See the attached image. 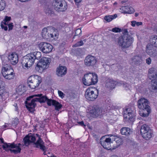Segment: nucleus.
Returning <instances> with one entry per match:
<instances>
[{"label": "nucleus", "mask_w": 157, "mask_h": 157, "mask_svg": "<svg viewBox=\"0 0 157 157\" xmlns=\"http://www.w3.org/2000/svg\"><path fill=\"white\" fill-rule=\"evenodd\" d=\"M35 136L32 135H28L25 136L23 139L24 144L26 146H28L31 143L34 142L36 140Z\"/></svg>", "instance_id": "obj_19"}, {"label": "nucleus", "mask_w": 157, "mask_h": 157, "mask_svg": "<svg viewBox=\"0 0 157 157\" xmlns=\"http://www.w3.org/2000/svg\"><path fill=\"white\" fill-rule=\"evenodd\" d=\"M58 93L59 97H61L62 98L64 97L65 94H63V93L61 91L58 90Z\"/></svg>", "instance_id": "obj_44"}, {"label": "nucleus", "mask_w": 157, "mask_h": 157, "mask_svg": "<svg viewBox=\"0 0 157 157\" xmlns=\"http://www.w3.org/2000/svg\"><path fill=\"white\" fill-rule=\"evenodd\" d=\"M139 15V13H136L135 14V16L136 17H137Z\"/></svg>", "instance_id": "obj_57"}, {"label": "nucleus", "mask_w": 157, "mask_h": 157, "mask_svg": "<svg viewBox=\"0 0 157 157\" xmlns=\"http://www.w3.org/2000/svg\"><path fill=\"white\" fill-rule=\"evenodd\" d=\"M110 157H118L116 155H112V156H111Z\"/></svg>", "instance_id": "obj_59"}, {"label": "nucleus", "mask_w": 157, "mask_h": 157, "mask_svg": "<svg viewBox=\"0 0 157 157\" xmlns=\"http://www.w3.org/2000/svg\"><path fill=\"white\" fill-rule=\"evenodd\" d=\"M4 21L7 22L9 23V21L11 20V17H8L6 16L5 19H4Z\"/></svg>", "instance_id": "obj_46"}, {"label": "nucleus", "mask_w": 157, "mask_h": 157, "mask_svg": "<svg viewBox=\"0 0 157 157\" xmlns=\"http://www.w3.org/2000/svg\"><path fill=\"white\" fill-rule=\"evenodd\" d=\"M123 35L121 39H133L130 35H129L127 29H124L123 32Z\"/></svg>", "instance_id": "obj_28"}, {"label": "nucleus", "mask_w": 157, "mask_h": 157, "mask_svg": "<svg viewBox=\"0 0 157 157\" xmlns=\"http://www.w3.org/2000/svg\"><path fill=\"white\" fill-rule=\"evenodd\" d=\"M121 29L118 27H115L113 28L112 29V31L114 33L119 32L121 31Z\"/></svg>", "instance_id": "obj_41"}, {"label": "nucleus", "mask_w": 157, "mask_h": 157, "mask_svg": "<svg viewBox=\"0 0 157 157\" xmlns=\"http://www.w3.org/2000/svg\"><path fill=\"white\" fill-rule=\"evenodd\" d=\"M83 44V41L82 40H80L79 41L77 42L75 44L73 45V47H77L78 46L82 45Z\"/></svg>", "instance_id": "obj_39"}, {"label": "nucleus", "mask_w": 157, "mask_h": 157, "mask_svg": "<svg viewBox=\"0 0 157 157\" xmlns=\"http://www.w3.org/2000/svg\"><path fill=\"white\" fill-rule=\"evenodd\" d=\"M98 91L97 88L90 87L86 90L85 95L87 100L93 101L98 98Z\"/></svg>", "instance_id": "obj_5"}, {"label": "nucleus", "mask_w": 157, "mask_h": 157, "mask_svg": "<svg viewBox=\"0 0 157 157\" xmlns=\"http://www.w3.org/2000/svg\"><path fill=\"white\" fill-rule=\"evenodd\" d=\"M151 59L150 57L146 59V62L148 65H149L151 63Z\"/></svg>", "instance_id": "obj_47"}, {"label": "nucleus", "mask_w": 157, "mask_h": 157, "mask_svg": "<svg viewBox=\"0 0 157 157\" xmlns=\"http://www.w3.org/2000/svg\"><path fill=\"white\" fill-rule=\"evenodd\" d=\"M140 59L141 58L138 56H135L132 58V60L135 62H139Z\"/></svg>", "instance_id": "obj_38"}, {"label": "nucleus", "mask_w": 157, "mask_h": 157, "mask_svg": "<svg viewBox=\"0 0 157 157\" xmlns=\"http://www.w3.org/2000/svg\"><path fill=\"white\" fill-rule=\"evenodd\" d=\"M98 81V76L95 73H89L84 75L82 82L86 86L95 84Z\"/></svg>", "instance_id": "obj_4"}, {"label": "nucleus", "mask_w": 157, "mask_h": 157, "mask_svg": "<svg viewBox=\"0 0 157 157\" xmlns=\"http://www.w3.org/2000/svg\"><path fill=\"white\" fill-rule=\"evenodd\" d=\"M118 45L121 48H127L129 47L132 43V40H118Z\"/></svg>", "instance_id": "obj_18"}, {"label": "nucleus", "mask_w": 157, "mask_h": 157, "mask_svg": "<svg viewBox=\"0 0 157 157\" xmlns=\"http://www.w3.org/2000/svg\"><path fill=\"white\" fill-rule=\"evenodd\" d=\"M40 49L43 53H48L51 52L53 49L52 46L46 42L40 43L39 45Z\"/></svg>", "instance_id": "obj_13"}, {"label": "nucleus", "mask_w": 157, "mask_h": 157, "mask_svg": "<svg viewBox=\"0 0 157 157\" xmlns=\"http://www.w3.org/2000/svg\"><path fill=\"white\" fill-rule=\"evenodd\" d=\"M121 132L123 135H128L130 134V129L127 127H123L121 129Z\"/></svg>", "instance_id": "obj_30"}, {"label": "nucleus", "mask_w": 157, "mask_h": 157, "mask_svg": "<svg viewBox=\"0 0 157 157\" xmlns=\"http://www.w3.org/2000/svg\"><path fill=\"white\" fill-rule=\"evenodd\" d=\"M50 63V59L46 57H43L39 61L35 67L36 70L39 71L47 68Z\"/></svg>", "instance_id": "obj_10"}, {"label": "nucleus", "mask_w": 157, "mask_h": 157, "mask_svg": "<svg viewBox=\"0 0 157 157\" xmlns=\"http://www.w3.org/2000/svg\"><path fill=\"white\" fill-rule=\"evenodd\" d=\"M78 123L82 126H84V122L83 121L80 122Z\"/></svg>", "instance_id": "obj_54"}, {"label": "nucleus", "mask_w": 157, "mask_h": 157, "mask_svg": "<svg viewBox=\"0 0 157 157\" xmlns=\"http://www.w3.org/2000/svg\"><path fill=\"white\" fill-rule=\"evenodd\" d=\"M136 21H131V25L132 27H135L136 25Z\"/></svg>", "instance_id": "obj_49"}, {"label": "nucleus", "mask_w": 157, "mask_h": 157, "mask_svg": "<svg viewBox=\"0 0 157 157\" xmlns=\"http://www.w3.org/2000/svg\"><path fill=\"white\" fill-rule=\"evenodd\" d=\"M148 104L149 101L147 99L144 98H141L138 100V107L142 110L139 112L140 116L143 117H147L149 116L151 109Z\"/></svg>", "instance_id": "obj_2"}, {"label": "nucleus", "mask_w": 157, "mask_h": 157, "mask_svg": "<svg viewBox=\"0 0 157 157\" xmlns=\"http://www.w3.org/2000/svg\"><path fill=\"white\" fill-rule=\"evenodd\" d=\"M31 53L33 55V56L34 55V58L35 60H38L39 59L41 56V53L40 52H35Z\"/></svg>", "instance_id": "obj_34"}, {"label": "nucleus", "mask_w": 157, "mask_h": 157, "mask_svg": "<svg viewBox=\"0 0 157 157\" xmlns=\"http://www.w3.org/2000/svg\"><path fill=\"white\" fill-rule=\"evenodd\" d=\"M76 52H76L78 55L81 54L82 53V50L80 48H78L77 49Z\"/></svg>", "instance_id": "obj_48"}, {"label": "nucleus", "mask_w": 157, "mask_h": 157, "mask_svg": "<svg viewBox=\"0 0 157 157\" xmlns=\"http://www.w3.org/2000/svg\"><path fill=\"white\" fill-rule=\"evenodd\" d=\"M151 131L148 125L144 124L141 126L140 131L141 134H143L148 132Z\"/></svg>", "instance_id": "obj_24"}, {"label": "nucleus", "mask_w": 157, "mask_h": 157, "mask_svg": "<svg viewBox=\"0 0 157 157\" xmlns=\"http://www.w3.org/2000/svg\"><path fill=\"white\" fill-rule=\"evenodd\" d=\"M14 105L15 107V110L17 111V103H15Z\"/></svg>", "instance_id": "obj_55"}, {"label": "nucleus", "mask_w": 157, "mask_h": 157, "mask_svg": "<svg viewBox=\"0 0 157 157\" xmlns=\"http://www.w3.org/2000/svg\"><path fill=\"white\" fill-rule=\"evenodd\" d=\"M57 74L59 76L62 77L65 75L67 72V68L64 66H59L56 71Z\"/></svg>", "instance_id": "obj_21"}, {"label": "nucleus", "mask_w": 157, "mask_h": 157, "mask_svg": "<svg viewBox=\"0 0 157 157\" xmlns=\"http://www.w3.org/2000/svg\"><path fill=\"white\" fill-rule=\"evenodd\" d=\"M21 145L20 143L17 144H15L14 143H5L3 145V148L6 151L10 150L11 153L17 154L20 152Z\"/></svg>", "instance_id": "obj_6"}, {"label": "nucleus", "mask_w": 157, "mask_h": 157, "mask_svg": "<svg viewBox=\"0 0 157 157\" xmlns=\"http://www.w3.org/2000/svg\"><path fill=\"white\" fill-rule=\"evenodd\" d=\"M3 76L6 79L11 80L13 79L14 78L15 76V73L13 68L3 75Z\"/></svg>", "instance_id": "obj_20"}, {"label": "nucleus", "mask_w": 157, "mask_h": 157, "mask_svg": "<svg viewBox=\"0 0 157 157\" xmlns=\"http://www.w3.org/2000/svg\"><path fill=\"white\" fill-rule=\"evenodd\" d=\"M41 35L44 39H48L53 38L54 39L58 38L59 33L57 29L52 26H47L45 27L42 30Z\"/></svg>", "instance_id": "obj_3"}, {"label": "nucleus", "mask_w": 157, "mask_h": 157, "mask_svg": "<svg viewBox=\"0 0 157 157\" xmlns=\"http://www.w3.org/2000/svg\"><path fill=\"white\" fill-rule=\"evenodd\" d=\"M4 126V127H5V128H6V127H7V125H5Z\"/></svg>", "instance_id": "obj_62"}, {"label": "nucleus", "mask_w": 157, "mask_h": 157, "mask_svg": "<svg viewBox=\"0 0 157 157\" xmlns=\"http://www.w3.org/2000/svg\"><path fill=\"white\" fill-rule=\"evenodd\" d=\"M143 138L146 140H149L151 138L152 136L151 131H149L145 133L141 134Z\"/></svg>", "instance_id": "obj_31"}, {"label": "nucleus", "mask_w": 157, "mask_h": 157, "mask_svg": "<svg viewBox=\"0 0 157 157\" xmlns=\"http://www.w3.org/2000/svg\"><path fill=\"white\" fill-rule=\"evenodd\" d=\"M97 62V60L96 58L91 55H88L84 60V64L87 67H93Z\"/></svg>", "instance_id": "obj_11"}, {"label": "nucleus", "mask_w": 157, "mask_h": 157, "mask_svg": "<svg viewBox=\"0 0 157 157\" xmlns=\"http://www.w3.org/2000/svg\"><path fill=\"white\" fill-rule=\"evenodd\" d=\"M53 5L55 9L58 12H64L67 8V4L65 0H54Z\"/></svg>", "instance_id": "obj_9"}, {"label": "nucleus", "mask_w": 157, "mask_h": 157, "mask_svg": "<svg viewBox=\"0 0 157 157\" xmlns=\"http://www.w3.org/2000/svg\"><path fill=\"white\" fill-rule=\"evenodd\" d=\"M6 6L5 2L2 0H0V11L3 10L4 9Z\"/></svg>", "instance_id": "obj_37"}, {"label": "nucleus", "mask_w": 157, "mask_h": 157, "mask_svg": "<svg viewBox=\"0 0 157 157\" xmlns=\"http://www.w3.org/2000/svg\"><path fill=\"white\" fill-rule=\"evenodd\" d=\"M3 22H2V24L3 23V24L5 25H8V24H9V23L7 22L6 21H4V20H3Z\"/></svg>", "instance_id": "obj_50"}, {"label": "nucleus", "mask_w": 157, "mask_h": 157, "mask_svg": "<svg viewBox=\"0 0 157 157\" xmlns=\"http://www.w3.org/2000/svg\"><path fill=\"white\" fill-rule=\"evenodd\" d=\"M152 87L155 90H157V79L152 80Z\"/></svg>", "instance_id": "obj_35"}, {"label": "nucleus", "mask_w": 157, "mask_h": 157, "mask_svg": "<svg viewBox=\"0 0 157 157\" xmlns=\"http://www.w3.org/2000/svg\"><path fill=\"white\" fill-rule=\"evenodd\" d=\"M36 135L38 137V139L37 140L36 142L34 143V147L40 148V149L44 151V154L45 155H46L45 153L46 149V147L44 145V142L40 138L38 134H36Z\"/></svg>", "instance_id": "obj_14"}, {"label": "nucleus", "mask_w": 157, "mask_h": 157, "mask_svg": "<svg viewBox=\"0 0 157 157\" xmlns=\"http://www.w3.org/2000/svg\"><path fill=\"white\" fill-rule=\"evenodd\" d=\"M128 84H127V83L124 84L123 85V86L124 87H128Z\"/></svg>", "instance_id": "obj_56"}, {"label": "nucleus", "mask_w": 157, "mask_h": 157, "mask_svg": "<svg viewBox=\"0 0 157 157\" xmlns=\"http://www.w3.org/2000/svg\"><path fill=\"white\" fill-rule=\"evenodd\" d=\"M12 69H13V68L9 64L4 65L2 68L1 73L2 75Z\"/></svg>", "instance_id": "obj_25"}, {"label": "nucleus", "mask_w": 157, "mask_h": 157, "mask_svg": "<svg viewBox=\"0 0 157 157\" xmlns=\"http://www.w3.org/2000/svg\"><path fill=\"white\" fill-rule=\"evenodd\" d=\"M8 26L9 30L10 31L13 28V25L12 23H9L8 25Z\"/></svg>", "instance_id": "obj_45"}, {"label": "nucleus", "mask_w": 157, "mask_h": 157, "mask_svg": "<svg viewBox=\"0 0 157 157\" xmlns=\"http://www.w3.org/2000/svg\"><path fill=\"white\" fill-rule=\"evenodd\" d=\"M45 12L46 14H48V15H51L52 14V10L50 8H48L47 9L45 10Z\"/></svg>", "instance_id": "obj_40"}, {"label": "nucleus", "mask_w": 157, "mask_h": 157, "mask_svg": "<svg viewBox=\"0 0 157 157\" xmlns=\"http://www.w3.org/2000/svg\"><path fill=\"white\" fill-rule=\"evenodd\" d=\"M151 42L152 44L155 47H157V40H151Z\"/></svg>", "instance_id": "obj_42"}, {"label": "nucleus", "mask_w": 157, "mask_h": 157, "mask_svg": "<svg viewBox=\"0 0 157 157\" xmlns=\"http://www.w3.org/2000/svg\"><path fill=\"white\" fill-rule=\"evenodd\" d=\"M4 140L3 139L0 138V143H1L2 144H3L2 145V147H3V145H4L6 143H4Z\"/></svg>", "instance_id": "obj_51"}, {"label": "nucleus", "mask_w": 157, "mask_h": 157, "mask_svg": "<svg viewBox=\"0 0 157 157\" xmlns=\"http://www.w3.org/2000/svg\"><path fill=\"white\" fill-rule=\"evenodd\" d=\"M117 17V14L113 15L106 16L104 17V19L107 22H109Z\"/></svg>", "instance_id": "obj_32"}, {"label": "nucleus", "mask_w": 157, "mask_h": 157, "mask_svg": "<svg viewBox=\"0 0 157 157\" xmlns=\"http://www.w3.org/2000/svg\"><path fill=\"white\" fill-rule=\"evenodd\" d=\"M100 142L101 145L105 149L108 150L111 149L110 144L112 143L111 138H106L105 136H103L101 138Z\"/></svg>", "instance_id": "obj_15"}, {"label": "nucleus", "mask_w": 157, "mask_h": 157, "mask_svg": "<svg viewBox=\"0 0 157 157\" xmlns=\"http://www.w3.org/2000/svg\"><path fill=\"white\" fill-rule=\"evenodd\" d=\"M115 82L110 79H108L106 81L105 86L108 88L111 89L114 88L115 85Z\"/></svg>", "instance_id": "obj_27"}, {"label": "nucleus", "mask_w": 157, "mask_h": 157, "mask_svg": "<svg viewBox=\"0 0 157 157\" xmlns=\"http://www.w3.org/2000/svg\"><path fill=\"white\" fill-rule=\"evenodd\" d=\"M153 38L154 39H157V36H154V37H153Z\"/></svg>", "instance_id": "obj_58"}, {"label": "nucleus", "mask_w": 157, "mask_h": 157, "mask_svg": "<svg viewBox=\"0 0 157 157\" xmlns=\"http://www.w3.org/2000/svg\"><path fill=\"white\" fill-rule=\"evenodd\" d=\"M92 115L94 117H97L101 115V111L100 108L97 107L92 109L91 111Z\"/></svg>", "instance_id": "obj_22"}, {"label": "nucleus", "mask_w": 157, "mask_h": 157, "mask_svg": "<svg viewBox=\"0 0 157 157\" xmlns=\"http://www.w3.org/2000/svg\"><path fill=\"white\" fill-rule=\"evenodd\" d=\"M17 92L18 94L24 92H25L24 86L22 85H19L17 90Z\"/></svg>", "instance_id": "obj_36"}, {"label": "nucleus", "mask_w": 157, "mask_h": 157, "mask_svg": "<svg viewBox=\"0 0 157 157\" xmlns=\"http://www.w3.org/2000/svg\"><path fill=\"white\" fill-rule=\"evenodd\" d=\"M41 82L40 77L37 75H33L28 78L27 84L30 88L34 89L38 87Z\"/></svg>", "instance_id": "obj_8"}, {"label": "nucleus", "mask_w": 157, "mask_h": 157, "mask_svg": "<svg viewBox=\"0 0 157 157\" xmlns=\"http://www.w3.org/2000/svg\"><path fill=\"white\" fill-rule=\"evenodd\" d=\"M27 101H25V105L28 109L31 112H33L34 108L36 105V102L40 103L46 102L49 106L52 105L55 107V109L58 110L62 107V105L58 102L51 99H48L45 95L42 94H34L29 96L27 98Z\"/></svg>", "instance_id": "obj_1"}, {"label": "nucleus", "mask_w": 157, "mask_h": 157, "mask_svg": "<svg viewBox=\"0 0 157 157\" xmlns=\"http://www.w3.org/2000/svg\"><path fill=\"white\" fill-rule=\"evenodd\" d=\"M34 56L30 53L23 57L21 62L23 68L25 69H28L33 65L35 60Z\"/></svg>", "instance_id": "obj_7"}, {"label": "nucleus", "mask_w": 157, "mask_h": 157, "mask_svg": "<svg viewBox=\"0 0 157 157\" xmlns=\"http://www.w3.org/2000/svg\"><path fill=\"white\" fill-rule=\"evenodd\" d=\"M91 37V39H94V37L93 36H92Z\"/></svg>", "instance_id": "obj_61"}, {"label": "nucleus", "mask_w": 157, "mask_h": 157, "mask_svg": "<svg viewBox=\"0 0 157 157\" xmlns=\"http://www.w3.org/2000/svg\"><path fill=\"white\" fill-rule=\"evenodd\" d=\"M50 157H53V156H50Z\"/></svg>", "instance_id": "obj_63"}, {"label": "nucleus", "mask_w": 157, "mask_h": 157, "mask_svg": "<svg viewBox=\"0 0 157 157\" xmlns=\"http://www.w3.org/2000/svg\"><path fill=\"white\" fill-rule=\"evenodd\" d=\"M76 3H79L81 2L82 0H74Z\"/></svg>", "instance_id": "obj_53"}, {"label": "nucleus", "mask_w": 157, "mask_h": 157, "mask_svg": "<svg viewBox=\"0 0 157 157\" xmlns=\"http://www.w3.org/2000/svg\"><path fill=\"white\" fill-rule=\"evenodd\" d=\"M146 52L152 57H155L157 56V51L152 44H148L147 45Z\"/></svg>", "instance_id": "obj_16"}, {"label": "nucleus", "mask_w": 157, "mask_h": 157, "mask_svg": "<svg viewBox=\"0 0 157 157\" xmlns=\"http://www.w3.org/2000/svg\"><path fill=\"white\" fill-rule=\"evenodd\" d=\"M82 31L80 29L78 28L76 29L75 31V34L73 37V39L78 38L81 35Z\"/></svg>", "instance_id": "obj_33"}, {"label": "nucleus", "mask_w": 157, "mask_h": 157, "mask_svg": "<svg viewBox=\"0 0 157 157\" xmlns=\"http://www.w3.org/2000/svg\"><path fill=\"white\" fill-rule=\"evenodd\" d=\"M123 116L124 120L126 121L133 122L134 121L133 112L130 108L126 109L124 111Z\"/></svg>", "instance_id": "obj_12"}, {"label": "nucleus", "mask_w": 157, "mask_h": 157, "mask_svg": "<svg viewBox=\"0 0 157 157\" xmlns=\"http://www.w3.org/2000/svg\"><path fill=\"white\" fill-rule=\"evenodd\" d=\"M123 8L124 9L126 10L124 11V13H125L132 14L135 11L134 9L131 7L126 6Z\"/></svg>", "instance_id": "obj_29"}, {"label": "nucleus", "mask_w": 157, "mask_h": 157, "mask_svg": "<svg viewBox=\"0 0 157 157\" xmlns=\"http://www.w3.org/2000/svg\"><path fill=\"white\" fill-rule=\"evenodd\" d=\"M8 58L9 61L13 65H15L18 61V54L15 52L10 53L8 56Z\"/></svg>", "instance_id": "obj_17"}, {"label": "nucleus", "mask_w": 157, "mask_h": 157, "mask_svg": "<svg viewBox=\"0 0 157 157\" xmlns=\"http://www.w3.org/2000/svg\"><path fill=\"white\" fill-rule=\"evenodd\" d=\"M142 24V22H136V25L137 26H139L140 25H141Z\"/></svg>", "instance_id": "obj_52"}, {"label": "nucleus", "mask_w": 157, "mask_h": 157, "mask_svg": "<svg viewBox=\"0 0 157 157\" xmlns=\"http://www.w3.org/2000/svg\"><path fill=\"white\" fill-rule=\"evenodd\" d=\"M23 27H24V28H25V29H26V28H27V26H23Z\"/></svg>", "instance_id": "obj_60"}, {"label": "nucleus", "mask_w": 157, "mask_h": 157, "mask_svg": "<svg viewBox=\"0 0 157 157\" xmlns=\"http://www.w3.org/2000/svg\"><path fill=\"white\" fill-rule=\"evenodd\" d=\"M1 88L0 87V97L2 100V101H3L8 98L9 94L3 89H1Z\"/></svg>", "instance_id": "obj_26"}, {"label": "nucleus", "mask_w": 157, "mask_h": 157, "mask_svg": "<svg viewBox=\"0 0 157 157\" xmlns=\"http://www.w3.org/2000/svg\"><path fill=\"white\" fill-rule=\"evenodd\" d=\"M148 76L150 79L157 77V71L154 68L152 67L149 69Z\"/></svg>", "instance_id": "obj_23"}, {"label": "nucleus", "mask_w": 157, "mask_h": 157, "mask_svg": "<svg viewBox=\"0 0 157 157\" xmlns=\"http://www.w3.org/2000/svg\"><path fill=\"white\" fill-rule=\"evenodd\" d=\"M1 26L2 29H4L5 31H7L8 30V27L7 25L4 26L2 24V21L1 24Z\"/></svg>", "instance_id": "obj_43"}]
</instances>
